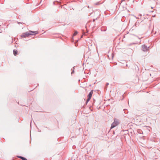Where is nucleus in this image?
Returning <instances> with one entry per match:
<instances>
[{
	"mask_svg": "<svg viewBox=\"0 0 160 160\" xmlns=\"http://www.w3.org/2000/svg\"><path fill=\"white\" fill-rule=\"evenodd\" d=\"M119 124V121L117 118H115L114 119V122L111 124V129L115 127Z\"/></svg>",
	"mask_w": 160,
	"mask_h": 160,
	"instance_id": "f257e3e1",
	"label": "nucleus"
},
{
	"mask_svg": "<svg viewBox=\"0 0 160 160\" xmlns=\"http://www.w3.org/2000/svg\"><path fill=\"white\" fill-rule=\"evenodd\" d=\"M18 158L21 159L22 160H27L26 158L21 156H18Z\"/></svg>",
	"mask_w": 160,
	"mask_h": 160,
	"instance_id": "39448f33",
	"label": "nucleus"
},
{
	"mask_svg": "<svg viewBox=\"0 0 160 160\" xmlns=\"http://www.w3.org/2000/svg\"><path fill=\"white\" fill-rule=\"evenodd\" d=\"M78 34V32L77 31H75L73 34L74 36Z\"/></svg>",
	"mask_w": 160,
	"mask_h": 160,
	"instance_id": "423d86ee",
	"label": "nucleus"
},
{
	"mask_svg": "<svg viewBox=\"0 0 160 160\" xmlns=\"http://www.w3.org/2000/svg\"><path fill=\"white\" fill-rule=\"evenodd\" d=\"M13 54L15 56H16L18 54V51L17 50H14Z\"/></svg>",
	"mask_w": 160,
	"mask_h": 160,
	"instance_id": "20e7f679",
	"label": "nucleus"
},
{
	"mask_svg": "<svg viewBox=\"0 0 160 160\" xmlns=\"http://www.w3.org/2000/svg\"><path fill=\"white\" fill-rule=\"evenodd\" d=\"M93 93V90H92L89 93L88 96V98L87 100V103L91 99L92 95Z\"/></svg>",
	"mask_w": 160,
	"mask_h": 160,
	"instance_id": "7ed1b4c3",
	"label": "nucleus"
},
{
	"mask_svg": "<svg viewBox=\"0 0 160 160\" xmlns=\"http://www.w3.org/2000/svg\"><path fill=\"white\" fill-rule=\"evenodd\" d=\"M38 33V31L32 32V31H29L28 32H27L22 35V37L25 38L26 37H28L30 35L36 34Z\"/></svg>",
	"mask_w": 160,
	"mask_h": 160,
	"instance_id": "f03ea898",
	"label": "nucleus"
}]
</instances>
